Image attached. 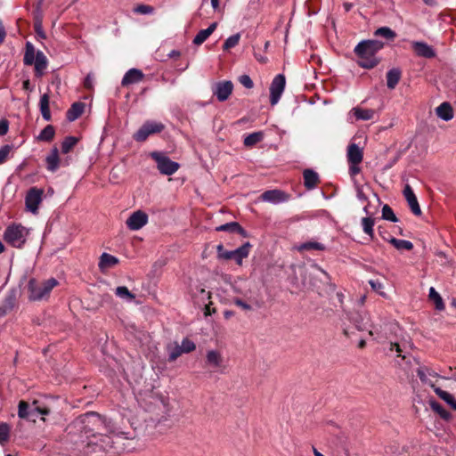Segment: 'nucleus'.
I'll return each instance as SVG.
<instances>
[{
	"label": "nucleus",
	"instance_id": "1",
	"mask_svg": "<svg viewBox=\"0 0 456 456\" xmlns=\"http://www.w3.org/2000/svg\"><path fill=\"white\" fill-rule=\"evenodd\" d=\"M69 435L79 437L78 450L83 456H93L113 450L115 453L125 451L128 433L118 431L114 424L100 414L91 411L77 418L68 428Z\"/></svg>",
	"mask_w": 456,
	"mask_h": 456
},
{
	"label": "nucleus",
	"instance_id": "2",
	"mask_svg": "<svg viewBox=\"0 0 456 456\" xmlns=\"http://www.w3.org/2000/svg\"><path fill=\"white\" fill-rule=\"evenodd\" d=\"M359 319H353L359 330L368 328L369 335L379 343L388 341L390 352H395L396 356L402 360H407L410 363V358L407 356L406 345H401L399 341H405L403 331L395 321H382L380 323L369 324V314H359Z\"/></svg>",
	"mask_w": 456,
	"mask_h": 456
},
{
	"label": "nucleus",
	"instance_id": "3",
	"mask_svg": "<svg viewBox=\"0 0 456 456\" xmlns=\"http://www.w3.org/2000/svg\"><path fill=\"white\" fill-rule=\"evenodd\" d=\"M384 44L379 40H363L354 47V53L359 57L358 64L363 69H372L378 65L375 54L383 48Z\"/></svg>",
	"mask_w": 456,
	"mask_h": 456
},
{
	"label": "nucleus",
	"instance_id": "4",
	"mask_svg": "<svg viewBox=\"0 0 456 456\" xmlns=\"http://www.w3.org/2000/svg\"><path fill=\"white\" fill-rule=\"evenodd\" d=\"M29 234L28 229L20 224H12L6 227L4 240L10 246L21 248Z\"/></svg>",
	"mask_w": 456,
	"mask_h": 456
},
{
	"label": "nucleus",
	"instance_id": "5",
	"mask_svg": "<svg viewBox=\"0 0 456 456\" xmlns=\"http://www.w3.org/2000/svg\"><path fill=\"white\" fill-rule=\"evenodd\" d=\"M252 245L247 241L234 250H226L223 244L216 246L217 258L221 260L233 259L239 265H242L244 258L248 257Z\"/></svg>",
	"mask_w": 456,
	"mask_h": 456
},
{
	"label": "nucleus",
	"instance_id": "6",
	"mask_svg": "<svg viewBox=\"0 0 456 456\" xmlns=\"http://www.w3.org/2000/svg\"><path fill=\"white\" fill-rule=\"evenodd\" d=\"M57 285L58 281L54 278H51L42 283H38L35 280H30L28 282L29 299L37 301L45 298Z\"/></svg>",
	"mask_w": 456,
	"mask_h": 456
},
{
	"label": "nucleus",
	"instance_id": "7",
	"mask_svg": "<svg viewBox=\"0 0 456 456\" xmlns=\"http://www.w3.org/2000/svg\"><path fill=\"white\" fill-rule=\"evenodd\" d=\"M151 157L156 161L159 171L163 175H171L180 167L177 162L171 160L164 152L153 151L151 153Z\"/></svg>",
	"mask_w": 456,
	"mask_h": 456
},
{
	"label": "nucleus",
	"instance_id": "8",
	"mask_svg": "<svg viewBox=\"0 0 456 456\" xmlns=\"http://www.w3.org/2000/svg\"><path fill=\"white\" fill-rule=\"evenodd\" d=\"M164 128L165 126L160 122L146 121L134 134V139L137 142H143L151 134L160 133Z\"/></svg>",
	"mask_w": 456,
	"mask_h": 456
},
{
	"label": "nucleus",
	"instance_id": "9",
	"mask_svg": "<svg viewBox=\"0 0 456 456\" xmlns=\"http://www.w3.org/2000/svg\"><path fill=\"white\" fill-rule=\"evenodd\" d=\"M44 190L37 187L30 188L25 197V204L28 211L37 214L38 207L43 200Z\"/></svg>",
	"mask_w": 456,
	"mask_h": 456
},
{
	"label": "nucleus",
	"instance_id": "10",
	"mask_svg": "<svg viewBox=\"0 0 456 456\" xmlns=\"http://www.w3.org/2000/svg\"><path fill=\"white\" fill-rule=\"evenodd\" d=\"M417 374L422 383L429 385L439 398L447 403L453 410H456V399L452 394L436 387L434 383L428 382L423 369H418Z\"/></svg>",
	"mask_w": 456,
	"mask_h": 456
},
{
	"label": "nucleus",
	"instance_id": "11",
	"mask_svg": "<svg viewBox=\"0 0 456 456\" xmlns=\"http://www.w3.org/2000/svg\"><path fill=\"white\" fill-rule=\"evenodd\" d=\"M285 77L282 74L275 76L270 86V102L273 106L278 103L285 89Z\"/></svg>",
	"mask_w": 456,
	"mask_h": 456
},
{
	"label": "nucleus",
	"instance_id": "12",
	"mask_svg": "<svg viewBox=\"0 0 456 456\" xmlns=\"http://www.w3.org/2000/svg\"><path fill=\"white\" fill-rule=\"evenodd\" d=\"M206 364L207 366L214 369L215 371L219 373L225 372V365L224 362V357L221 352L217 350H208L206 354Z\"/></svg>",
	"mask_w": 456,
	"mask_h": 456
},
{
	"label": "nucleus",
	"instance_id": "13",
	"mask_svg": "<svg viewBox=\"0 0 456 456\" xmlns=\"http://www.w3.org/2000/svg\"><path fill=\"white\" fill-rule=\"evenodd\" d=\"M233 85L231 81H220L212 86V93L219 102L226 101L232 94Z\"/></svg>",
	"mask_w": 456,
	"mask_h": 456
},
{
	"label": "nucleus",
	"instance_id": "14",
	"mask_svg": "<svg viewBox=\"0 0 456 456\" xmlns=\"http://www.w3.org/2000/svg\"><path fill=\"white\" fill-rule=\"evenodd\" d=\"M148 223V215L143 211L137 210L131 214L126 224L131 231H137Z\"/></svg>",
	"mask_w": 456,
	"mask_h": 456
},
{
	"label": "nucleus",
	"instance_id": "15",
	"mask_svg": "<svg viewBox=\"0 0 456 456\" xmlns=\"http://www.w3.org/2000/svg\"><path fill=\"white\" fill-rule=\"evenodd\" d=\"M261 199L265 202L279 204L287 201L289 196L280 190H269L262 193Z\"/></svg>",
	"mask_w": 456,
	"mask_h": 456
},
{
	"label": "nucleus",
	"instance_id": "16",
	"mask_svg": "<svg viewBox=\"0 0 456 456\" xmlns=\"http://www.w3.org/2000/svg\"><path fill=\"white\" fill-rule=\"evenodd\" d=\"M411 46L416 55L419 57L430 59L436 56V51L434 48L425 42L413 41L411 43Z\"/></svg>",
	"mask_w": 456,
	"mask_h": 456
},
{
	"label": "nucleus",
	"instance_id": "17",
	"mask_svg": "<svg viewBox=\"0 0 456 456\" xmlns=\"http://www.w3.org/2000/svg\"><path fill=\"white\" fill-rule=\"evenodd\" d=\"M403 193V196H404L405 200L408 202V205H409L411 212L415 216H420L421 215V209H420V207L419 205L417 197L414 194L413 190L411 189V187L409 184H406L404 186Z\"/></svg>",
	"mask_w": 456,
	"mask_h": 456
},
{
	"label": "nucleus",
	"instance_id": "18",
	"mask_svg": "<svg viewBox=\"0 0 456 456\" xmlns=\"http://www.w3.org/2000/svg\"><path fill=\"white\" fill-rule=\"evenodd\" d=\"M118 262V257L104 252L100 256L98 266L102 273H105L107 270L117 265Z\"/></svg>",
	"mask_w": 456,
	"mask_h": 456
},
{
	"label": "nucleus",
	"instance_id": "19",
	"mask_svg": "<svg viewBox=\"0 0 456 456\" xmlns=\"http://www.w3.org/2000/svg\"><path fill=\"white\" fill-rule=\"evenodd\" d=\"M143 78V73L137 69H130L124 75L121 85L123 86H127L132 84H135L140 82Z\"/></svg>",
	"mask_w": 456,
	"mask_h": 456
},
{
	"label": "nucleus",
	"instance_id": "20",
	"mask_svg": "<svg viewBox=\"0 0 456 456\" xmlns=\"http://www.w3.org/2000/svg\"><path fill=\"white\" fill-rule=\"evenodd\" d=\"M363 154L362 149L355 143H351L347 149V160L349 164H360Z\"/></svg>",
	"mask_w": 456,
	"mask_h": 456
},
{
	"label": "nucleus",
	"instance_id": "21",
	"mask_svg": "<svg viewBox=\"0 0 456 456\" xmlns=\"http://www.w3.org/2000/svg\"><path fill=\"white\" fill-rule=\"evenodd\" d=\"M217 232H227L232 233H239L242 237H248L247 232L237 222L226 223L216 228Z\"/></svg>",
	"mask_w": 456,
	"mask_h": 456
},
{
	"label": "nucleus",
	"instance_id": "22",
	"mask_svg": "<svg viewBox=\"0 0 456 456\" xmlns=\"http://www.w3.org/2000/svg\"><path fill=\"white\" fill-rule=\"evenodd\" d=\"M33 64L35 66L36 76L41 77L48 64L47 58L42 51L37 52L36 61Z\"/></svg>",
	"mask_w": 456,
	"mask_h": 456
},
{
	"label": "nucleus",
	"instance_id": "23",
	"mask_svg": "<svg viewBox=\"0 0 456 456\" xmlns=\"http://www.w3.org/2000/svg\"><path fill=\"white\" fill-rule=\"evenodd\" d=\"M436 115L444 121H449L453 118V110L449 102H443L436 109Z\"/></svg>",
	"mask_w": 456,
	"mask_h": 456
},
{
	"label": "nucleus",
	"instance_id": "24",
	"mask_svg": "<svg viewBox=\"0 0 456 456\" xmlns=\"http://www.w3.org/2000/svg\"><path fill=\"white\" fill-rule=\"evenodd\" d=\"M216 26V22H213L208 26V28L200 30L193 39V44L200 45L204 43L208 37L215 31Z\"/></svg>",
	"mask_w": 456,
	"mask_h": 456
},
{
	"label": "nucleus",
	"instance_id": "25",
	"mask_svg": "<svg viewBox=\"0 0 456 456\" xmlns=\"http://www.w3.org/2000/svg\"><path fill=\"white\" fill-rule=\"evenodd\" d=\"M318 183L319 175L316 172L312 169H306L304 171V184L307 189H314Z\"/></svg>",
	"mask_w": 456,
	"mask_h": 456
},
{
	"label": "nucleus",
	"instance_id": "26",
	"mask_svg": "<svg viewBox=\"0 0 456 456\" xmlns=\"http://www.w3.org/2000/svg\"><path fill=\"white\" fill-rule=\"evenodd\" d=\"M49 102H50V95L49 94L45 93L40 97L39 101V108L40 112L42 114L43 118L45 121L51 120V112L49 108Z\"/></svg>",
	"mask_w": 456,
	"mask_h": 456
},
{
	"label": "nucleus",
	"instance_id": "27",
	"mask_svg": "<svg viewBox=\"0 0 456 456\" xmlns=\"http://www.w3.org/2000/svg\"><path fill=\"white\" fill-rule=\"evenodd\" d=\"M47 169L51 172H54L59 168V151L56 147H54L50 154L45 159Z\"/></svg>",
	"mask_w": 456,
	"mask_h": 456
},
{
	"label": "nucleus",
	"instance_id": "28",
	"mask_svg": "<svg viewBox=\"0 0 456 456\" xmlns=\"http://www.w3.org/2000/svg\"><path fill=\"white\" fill-rule=\"evenodd\" d=\"M85 110V103L77 102H74L69 110L67 111V119L69 121H75L78 118Z\"/></svg>",
	"mask_w": 456,
	"mask_h": 456
},
{
	"label": "nucleus",
	"instance_id": "29",
	"mask_svg": "<svg viewBox=\"0 0 456 456\" xmlns=\"http://www.w3.org/2000/svg\"><path fill=\"white\" fill-rule=\"evenodd\" d=\"M401 70L399 69L394 68L387 71V86L389 89H394L401 78Z\"/></svg>",
	"mask_w": 456,
	"mask_h": 456
},
{
	"label": "nucleus",
	"instance_id": "30",
	"mask_svg": "<svg viewBox=\"0 0 456 456\" xmlns=\"http://www.w3.org/2000/svg\"><path fill=\"white\" fill-rule=\"evenodd\" d=\"M351 112L354 113V117L358 120H370L375 115V110L370 109H362L359 107L353 108Z\"/></svg>",
	"mask_w": 456,
	"mask_h": 456
},
{
	"label": "nucleus",
	"instance_id": "31",
	"mask_svg": "<svg viewBox=\"0 0 456 456\" xmlns=\"http://www.w3.org/2000/svg\"><path fill=\"white\" fill-rule=\"evenodd\" d=\"M16 297L14 293L7 295L0 306V315H4L13 309L15 305Z\"/></svg>",
	"mask_w": 456,
	"mask_h": 456
},
{
	"label": "nucleus",
	"instance_id": "32",
	"mask_svg": "<svg viewBox=\"0 0 456 456\" xmlns=\"http://www.w3.org/2000/svg\"><path fill=\"white\" fill-rule=\"evenodd\" d=\"M37 52L32 43L27 42L23 61L25 65H32L36 61Z\"/></svg>",
	"mask_w": 456,
	"mask_h": 456
},
{
	"label": "nucleus",
	"instance_id": "33",
	"mask_svg": "<svg viewBox=\"0 0 456 456\" xmlns=\"http://www.w3.org/2000/svg\"><path fill=\"white\" fill-rule=\"evenodd\" d=\"M298 251H311V250H318V251H323L326 249L325 245L322 243L317 242V241H306L304 243H301L297 247Z\"/></svg>",
	"mask_w": 456,
	"mask_h": 456
},
{
	"label": "nucleus",
	"instance_id": "34",
	"mask_svg": "<svg viewBox=\"0 0 456 456\" xmlns=\"http://www.w3.org/2000/svg\"><path fill=\"white\" fill-rule=\"evenodd\" d=\"M428 297L435 304V307L436 310L442 311L444 309L443 298L441 297L439 293L435 289L434 287H431L429 289Z\"/></svg>",
	"mask_w": 456,
	"mask_h": 456
},
{
	"label": "nucleus",
	"instance_id": "35",
	"mask_svg": "<svg viewBox=\"0 0 456 456\" xmlns=\"http://www.w3.org/2000/svg\"><path fill=\"white\" fill-rule=\"evenodd\" d=\"M264 139V133L261 131L254 132L252 134H248L244 138V145L247 147H252L256 143L260 142Z\"/></svg>",
	"mask_w": 456,
	"mask_h": 456
},
{
	"label": "nucleus",
	"instance_id": "36",
	"mask_svg": "<svg viewBox=\"0 0 456 456\" xmlns=\"http://www.w3.org/2000/svg\"><path fill=\"white\" fill-rule=\"evenodd\" d=\"M388 241L398 250H411L413 248V244L410 240L392 237Z\"/></svg>",
	"mask_w": 456,
	"mask_h": 456
},
{
	"label": "nucleus",
	"instance_id": "37",
	"mask_svg": "<svg viewBox=\"0 0 456 456\" xmlns=\"http://www.w3.org/2000/svg\"><path fill=\"white\" fill-rule=\"evenodd\" d=\"M55 134L54 127L52 125L46 126L38 134L37 140L42 142H50Z\"/></svg>",
	"mask_w": 456,
	"mask_h": 456
},
{
	"label": "nucleus",
	"instance_id": "38",
	"mask_svg": "<svg viewBox=\"0 0 456 456\" xmlns=\"http://www.w3.org/2000/svg\"><path fill=\"white\" fill-rule=\"evenodd\" d=\"M36 403L37 402L34 401L33 402V407L30 408V411L28 412L29 414V419H31L33 421L36 420V418H37V416L39 414L41 415H48L50 413V410L46 407H40V406H36Z\"/></svg>",
	"mask_w": 456,
	"mask_h": 456
},
{
	"label": "nucleus",
	"instance_id": "39",
	"mask_svg": "<svg viewBox=\"0 0 456 456\" xmlns=\"http://www.w3.org/2000/svg\"><path fill=\"white\" fill-rule=\"evenodd\" d=\"M115 293L118 297L125 299L128 302L133 301L135 297V296L133 293H131L126 286L118 287L116 289Z\"/></svg>",
	"mask_w": 456,
	"mask_h": 456
},
{
	"label": "nucleus",
	"instance_id": "40",
	"mask_svg": "<svg viewBox=\"0 0 456 456\" xmlns=\"http://www.w3.org/2000/svg\"><path fill=\"white\" fill-rule=\"evenodd\" d=\"M77 138L75 136H68L61 142V151L64 154L69 153L72 148L77 144Z\"/></svg>",
	"mask_w": 456,
	"mask_h": 456
},
{
	"label": "nucleus",
	"instance_id": "41",
	"mask_svg": "<svg viewBox=\"0 0 456 456\" xmlns=\"http://www.w3.org/2000/svg\"><path fill=\"white\" fill-rule=\"evenodd\" d=\"M374 35L377 37H385L389 40L394 39L396 36L395 32L388 27H381V28H378L375 31Z\"/></svg>",
	"mask_w": 456,
	"mask_h": 456
},
{
	"label": "nucleus",
	"instance_id": "42",
	"mask_svg": "<svg viewBox=\"0 0 456 456\" xmlns=\"http://www.w3.org/2000/svg\"><path fill=\"white\" fill-rule=\"evenodd\" d=\"M362 230L363 232L368 234L370 237H373V233H374V230H373V226H374V219L370 218V217H363L362 219Z\"/></svg>",
	"mask_w": 456,
	"mask_h": 456
},
{
	"label": "nucleus",
	"instance_id": "43",
	"mask_svg": "<svg viewBox=\"0 0 456 456\" xmlns=\"http://www.w3.org/2000/svg\"><path fill=\"white\" fill-rule=\"evenodd\" d=\"M29 404L25 401H20L18 405V416L20 419H29V411H30Z\"/></svg>",
	"mask_w": 456,
	"mask_h": 456
},
{
	"label": "nucleus",
	"instance_id": "44",
	"mask_svg": "<svg viewBox=\"0 0 456 456\" xmlns=\"http://www.w3.org/2000/svg\"><path fill=\"white\" fill-rule=\"evenodd\" d=\"M240 39V35L239 33L234 34L229 37L224 43L223 48L224 50H229L231 48L235 47Z\"/></svg>",
	"mask_w": 456,
	"mask_h": 456
},
{
	"label": "nucleus",
	"instance_id": "45",
	"mask_svg": "<svg viewBox=\"0 0 456 456\" xmlns=\"http://www.w3.org/2000/svg\"><path fill=\"white\" fill-rule=\"evenodd\" d=\"M10 436V427L5 422L0 423V444H4Z\"/></svg>",
	"mask_w": 456,
	"mask_h": 456
},
{
	"label": "nucleus",
	"instance_id": "46",
	"mask_svg": "<svg viewBox=\"0 0 456 456\" xmlns=\"http://www.w3.org/2000/svg\"><path fill=\"white\" fill-rule=\"evenodd\" d=\"M169 356L168 359L170 362L175 361L181 354L183 353L181 350V346L178 344H175L174 346H168Z\"/></svg>",
	"mask_w": 456,
	"mask_h": 456
},
{
	"label": "nucleus",
	"instance_id": "47",
	"mask_svg": "<svg viewBox=\"0 0 456 456\" xmlns=\"http://www.w3.org/2000/svg\"><path fill=\"white\" fill-rule=\"evenodd\" d=\"M382 217L386 220L391 221V222H397L398 219L396 218L394 211L388 205H385L382 208Z\"/></svg>",
	"mask_w": 456,
	"mask_h": 456
},
{
	"label": "nucleus",
	"instance_id": "48",
	"mask_svg": "<svg viewBox=\"0 0 456 456\" xmlns=\"http://www.w3.org/2000/svg\"><path fill=\"white\" fill-rule=\"evenodd\" d=\"M431 408L437 412L443 419H448L450 417L449 412L437 402L430 403Z\"/></svg>",
	"mask_w": 456,
	"mask_h": 456
},
{
	"label": "nucleus",
	"instance_id": "49",
	"mask_svg": "<svg viewBox=\"0 0 456 456\" xmlns=\"http://www.w3.org/2000/svg\"><path fill=\"white\" fill-rule=\"evenodd\" d=\"M181 350L183 354H188L195 350L196 346L193 341L189 338H183L181 345Z\"/></svg>",
	"mask_w": 456,
	"mask_h": 456
},
{
	"label": "nucleus",
	"instance_id": "50",
	"mask_svg": "<svg viewBox=\"0 0 456 456\" xmlns=\"http://www.w3.org/2000/svg\"><path fill=\"white\" fill-rule=\"evenodd\" d=\"M369 284L370 285L371 289L378 292L380 296H386V294L383 292L384 285L381 281L379 280H370Z\"/></svg>",
	"mask_w": 456,
	"mask_h": 456
},
{
	"label": "nucleus",
	"instance_id": "51",
	"mask_svg": "<svg viewBox=\"0 0 456 456\" xmlns=\"http://www.w3.org/2000/svg\"><path fill=\"white\" fill-rule=\"evenodd\" d=\"M12 146L4 145L0 148V164H3L8 158Z\"/></svg>",
	"mask_w": 456,
	"mask_h": 456
},
{
	"label": "nucleus",
	"instance_id": "52",
	"mask_svg": "<svg viewBox=\"0 0 456 456\" xmlns=\"http://www.w3.org/2000/svg\"><path fill=\"white\" fill-rule=\"evenodd\" d=\"M240 83L246 88L250 89L253 87L254 84L252 79L248 75H242L239 78Z\"/></svg>",
	"mask_w": 456,
	"mask_h": 456
},
{
	"label": "nucleus",
	"instance_id": "53",
	"mask_svg": "<svg viewBox=\"0 0 456 456\" xmlns=\"http://www.w3.org/2000/svg\"><path fill=\"white\" fill-rule=\"evenodd\" d=\"M84 86L86 89L92 90L94 86V76L92 73L87 74L84 80Z\"/></svg>",
	"mask_w": 456,
	"mask_h": 456
},
{
	"label": "nucleus",
	"instance_id": "54",
	"mask_svg": "<svg viewBox=\"0 0 456 456\" xmlns=\"http://www.w3.org/2000/svg\"><path fill=\"white\" fill-rule=\"evenodd\" d=\"M9 129V122L6 119L0 120V136L7 134Z\"/></svg>",
	"mask_w": 456,
	"mask_h": 456
},
{
	"label": "nucleus",
	"instance_id": "55",
	"mask_svg": "<svg viewBox=\"0 0 456 456\" xmlns=\"http://www.w3.org/2000/svg\"><path fill=\"white\" fill-rule=\"evenodd\" d=\"M233 303L237 305V306H240L241 307L243 310H251L252 307L250 305H248V303L244 302L243 300L240 299V298H234L233 300Z\"/></svg>",
	"mask_w": 456,
	"mask_h": 456
},
{
	"label": "nucleus",
	"instance_id": "56",
	"mask_svg": "<svg viewBox=\"0 0 456 456\" xmlns=\"http://www.w3.org/2000/svg\"><path fill=\"white\" fill-rule=\"evenodd\" d=\"M419 369H423L424 370V372L426 374V378H427L428 381L433 383L432 380L429 379V377L436 378V377H437V373L433 371V370H431L428 368H426V367H420Z\"/></svg>",
	"mask_w": 456,
	"mask_h": 456
},
{
	"label": "nucleus",
	"instance_id": "57",
	"mask_svg": "<svg viewBox=\"0 0 456 456\" xmlns=\"http://www.w3.org/2000/svg\"><path fill=\"white\" fill-rule=\"evenodd\" d=\"M359 164H349V174L351 175H356L360 173Z\"/></svg>",
	"mask_w": 456,
	"mask_h": 456
},
{
	"label": "nucleus",
	"instance_id": "58",
	"mask_svg": "<svg viewBox=\"0 0 456 456\" xmlns=\"http://www.w3.org/2000/svg\"><path fill=\"white\" fill-rule=\"evenodd\" d=\"M5 36H6L5 28H4L2 21H0V44H2L4 42Z\"/></svg>",
	"mask_w": 456,
	"mask_h": 456
},
{
	"label": "nucleus",
	"instance_id": "59",
	"mask_svg": "<svg viewBox=\"0 0 456 456\" xmlns=\"http://www.w3.org/2000/svg\"><path fill=\"white\" fill-rule=\"evenodd\" d=\"M138 11L141 12V13H149L151 12V9L150 6H147V5H141L138 7Z\"/></svg>",
	"mask_w": 456,
	"mask_h": 456
},
{
	"label": "nucleus",
	"instance_id": "60",
	"mask_svg": "<svg viewBox=\"0 0 456 456\" xmlns=\"http://www.w3.org/2000/svg\"><path fill=\"white\" fill-rule=\"evenodd\" d=\"M357 198L361 200V201H366L367 200V197L366 195L363 193L362 190V189H357Z\"/></svg>",
	"mask_w": 456,
	"mask_h": 456
},
{
	"label": "nucleus",
	"instance_id": "61",
	"mask_svg": "<svg viewBox=\"0 0 456 456\" xmlns=\"http://www.w3.org/2000/svg\"><path fill=\"white\" fill-rule=\"evenodd\" d=\"M213 9L216 10L219 6V0H211Z\"/></svg>",
	"mask_w": 456,
	"mask_h": 456
},
{
	"label": "nucleus",
	"instance_id": "62",
	"mask_svg": "<svg viewBox=\"0 0 456 456\" xmlns=\"http://www.w3.org/2000/svg\"><path fill=\"white\" fill-rule=\"evenodd\" d=\"M224 315L226 319H228L233 315V313L232 311H225Z\"/></svg>",
	"mask_w": 456,
	"mask_h": 456
},
{
	"label": "nucleus",
	"instance_id": "63",
	"mask_svg": "<svg viewBox=\"0 0 456 456\" xmlns=\"http://www.w3.org/2000/svg\"><path fill=\"white\" fill-rule=\"evenodd\" d=\"M365 345H366L365 340H364V339H361V340L359 341L358 346H359L360 348H363V347L365 346Z\"/></svg>",
	"mask_w": 456,
	"mask_h": 456
},
{
	"label": "nucleus",
	"instance_id": "64",
	"mask_svg": "<svg viewBox=\"0 0 456 456\" xmlns=\"http://www.w3.org/2000/svg\"><path fill=\"white\" fill-rule=\"evenodd\" d=\"M23 88L24 89H28L29 88V81L28 80H26L23 82Z\"/></svg>",
	"mask_w": 456,
	"mask_h": 456
}]
</instances>
